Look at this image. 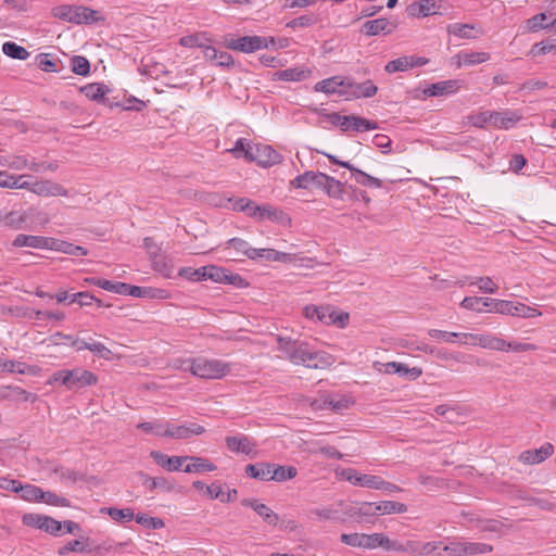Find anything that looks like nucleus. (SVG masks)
Returning a JSON list of instances; mask_svg holds the SVG:
<instances>
[{
    "label": "nucleus",
    "mask_w": 556,
    "mask_h": 556,
    "mask_svg": "<svg viewBox=\"0 0 556 556\" xmlns=\"http://www.w3.org/2000/svg\"><path fill=\"white\" fill-rule=\"evenodd\" d=\"M276 341L278 351L294 365H302L311 369H326L334 363L331 354L314 350L306 341L281 336H278Z\"/></svg>",
    "instance_id": "obj_1"
},
{
    "label": "nucleus",
    "mask_w": 556,
    "mask_h": 556,
    "mask_svg": "<svg viewBox=\"0 0 556 556\" xmlns=\"http://www.w3.org/2000/svg\"><path fill=\"white\" fill-rule=\"evenodd\" d=\"M102 513L108 514L114 521L117 522H129L135 518L134 510L131 508H116L106 507L101 509Z\"/></svg>",
    "instance_id": "obj_41"
},
{
    "label": "nucleus",
    "mask_w": 556,
    "mask_h": 556,
    "mask_svg": "<svg viewBox=\"0 0 556 556\" xmlns=\"http://www.w3.org/2000/svg\"><path fill=\"white\" fill-rule=\"evenodd\" d=\"M437 9L434 0H419L407 5L406 12L412 17H426L435 14Z\"/></svg>",
    "instance_id": "obj_22"
},
{
    "label": "nucleus",
    "mask_w": 556,
    "mask_h": 556,
    "mask_svg": "<svg viewBox=\"0 0 556 556\" xmlns=\"http://www.w3.org/2000/svg\"><path fill=\"white\" fill-rule=\"evenodd\" d=\"M2 51L5 55L15 60H26L29 56V52L24 47L18 46L13 41L4 42Z\"/></svg>",
    "instance_id": "obj_43"
},
{
    "label": "nucleus",
    "mask_w": 556,
    "mask_h": 556,
    "mask_svg": "<svg viewBox=\"0 0 556 556\" xmlns=\"http://www.w3.org/2000/svg\"><path fill=\"white\" fill-rule=\"evenodd\" d=\"M227 447L237 453L250 454L252 452V444L247 437H227L226 438Z\"/></svg>",
    "instance_id": "obj_37"
},
{
    "label": "nucleus",
    "mask_w": 556,
    "mask_h": 556,
    "mask_svg": "<svg viewBox=\"0 0 556 556\" xmlns=\"http://www.w3.org/2000/svg\"><path fill=\"white\" fill-rule=\"evenodd\" d=\"M459 83L458 80L451 79L444 81H438L435 84L430 85L424 90V94L427 97H440L445 94H451L458 90Z\"/></svg>",
    "instance_id": "obj_23"
},
{
    "label": "nucleus",
    "mask_w": 556,
    "mask_h": 556,
    "mask_svg": "<svg viewBox=\"0 0 556 556\" xmlns=\"http://www.w3.org/2000/svg\"><path fill=\"white\" fill-rule=\"evenodd\" d=\"M492 126L500 129H509L521 119V114L514 110H504L502 112L492 111Z\"/></svg>",
    "instance_id": "obj_15"
},
{
    "label": "nucleus",
    "mask_w": 556,
    "mask_h": 556,
    "mask_svg": "<svg viewBox=\"0 0 556 556\" xmlns=\"http://www.w3.org/2000/svg\"><path fill=\"white\" fill-rule=\"evenodd\" d=\"M464 555L485 554L493 551V546L485 543L463 542Z\"/></svg>",
    "instance_id": "obj_52"
},
{
    "label": "nucleus",
    "mask_w": 556,
    "mask_h": 556,
    "mask_svg": "<svg viewBox=\"0 0 556 556\" xmlns=\"http://www.w3.org/2000/svg\"><path fill=\"white\" fill-rule=\"evenodd\" d=\"M67 549L75 553H92L99 551L100 546H93L89 538H81L80 540H72L67 543Z\"/></svg>",
    "instance_id": "obj_44"
},
{
    "label": "nucleus",
    "mask_w": 556,
    "mask_h": 556,
    "mask_svg": "<svg viewBox=\"0 0 556 556\" xmlns=\"http://www.w3.org/2000/svg\"><path fill=\"white\" fill-rule=\"evenodd\" d=\"M395 25L389 22L387 18H376L367 21L363 24L362 31L366 36H378V35H389L393 31Z\"/></svg>",
    "instance_id": "obj_19"
},
{
    "label": "nucleus",
    "mask_w": 556,
    "mask_h": 556,
    "mask_svg": "<svg viewBox=\"0 0 556 556\" xmlns=\"http://www.w3.org/2000/svg\"><path fill=\"white\" fill-rule=\"evenodd\" d=\"M210 279L218 283H227L237 287L244 286L243 278L238 274H232L224 269L223 267L215 265H207L206 280Z\"/></svg>",
    "instance_id": "obj_11"
},
{
    "label": "nucleus",
    "mask_w": 556,
    "mask_h": 556,
    "mask_svg": "<svg viewBox=\"0 0 556 556\" xmlns=\"http://www.w3.org/2000/svg\"><path fill=\"white\" fill-rule=\"evenodd\" d=\"M442 542H419L418 556H444L441 552Z\"/></svg>",
    "instance_id": "obj_55"
},
{
    "label": "nucleus",
    "mask_w": 556,
    "mask_h": 556,
    "mask_svg": "<svg viewBox=\"0 0 556 556\" xmlns=\"http://www.w3.org/2000/svg\"><path fill=\"white\" fill-rule=\"evenodd\" d=\"M86 282L98 286L106 291L122 294L125 291L124 282H113L106 279L100 278H86Z\"/></svg>",
    "instance_id": "obj_42"
},
{
    "label": "nucleus",
    "mask_w": 556,
    "mask_h": 556,
    "mask_svg": "<svg viewBox=\"0 0 556 556\" xmlns=\"http://www.w3.org/2000/svg\"><path fill=\"white\" fill-rule=\"evenodd\" d=\"M97 382L98 378L92 371L81 367L70 370V390L94 386Z\"/></svg>",
    "instance_id": "obj_12"
},
{
    "label": "nucleus",
    "mask_w": 556,
    "mask_h": 556,
    "mask_svg": "<svg viewBox=\"0 0 556 556\" xmlns=\"http://www.w3.org/2000/svg\"><path fill=\"white\" fill-rule=\"evenodd\" d=\"M273 464L271 463H256L245 466V473L262 481H270Z\"/></svg>",
    "instance_id": "obj_27"
},
{
    "label": "nucleus",
    "mask_w": 556,
    "mask_h": 556,
    "mask_svg": "<svg viewBox=\"0 0 556 556\" xmlns=\"http://www.w3.org/2000/svg\"><path fill=\"white\" fill-rule=\"evenodd\" d=\"M78 9H81V5L62 4L53 8L51 14L55 18L79 25L81 12Z\"/></svg>",
    "instance_id": "obj_20"
},
{
    "label": "nucleus",
    "mask_w": 556,
    "mask_h": 556,
    "mask_svg": "<svg viewBox=\"0 0 556 556\" xmlns=\"http://www.w3.org/2000/svg\"><path fill=\"white\" fill-rule=\"evenodd\" d=\"M258 219H261V220L269 219V220L278 222L281 224L290 223V218L283 211L277 208V207H274L271 205H268V204L261 205Z\"/></svg>",
    "instance_id": "obj_32"
},
{
    "label": "nucleus",
    "mask_w": 556,
    "mask_h": 556,
    "mask_svg": "<svg viewBox=\"0 0 556 556\" xmlns=\"http://www.w3.org/2000/svg\"><path fill=\"white\" fill-rule=\"evenodd\" d=\"M324 181H327V175L320 172H305L302 175L296 176L291 185L294 188L308 189L311 186H316L317 188H321Z\"/></svg>",
    "instance_id": "obj_18"
},
{
    "label": "nucleus",
    "mask_w": 556,
    "mask_h": 556,
    "mask_svg": "<svg viewBox=\"0 0 556 556\" xmlns=\"http://www.w3.org/2000/svg\"><path fill=\"white\" fill-rule=\"evenodd\" d=\"M204 432H205L204 427H202L198 424H194V422H190L187 425H180V426H176V425L166 422L164 435L168 437V438H174V439H188L192 435H200Z\"/></svg>",
    "instance_id": "obj_9"
},
{
    "label": "nucleus",
    "mask_w": 556,
    "mask_h": 556,
    "mask_svg": "<svg viewBox=\"0 0 556 556\" xmlns=\"http://www.w3.org/2000/svg\"><path fill=\"white\" fill-rule=\"evenodd\" d=\"M186 370H189L193 376L203 379H219L226 376L230 366L218 359L194 358L185 363Z\"/></svg>",
    "instance_id": "obj_2"
},
{
    "label": "nucleus",
    "mask_w": 556,
    "mask_h": 556,
    "mask_svg": "<svg viewBox=\"0 0 556 556\" xmlns=\"http://www.w3.org/2000/svg\"><path fill=\"white\" fill-rule=\"evenodd\" d=\"M340 540L343 544L349 546L374 549L380 547V544L382 543L381 540H383V533H343L341 534Z\"/></svg>",
    "instance_id": "obj_6"
},
{
    "label": "nucleus",
    "mask_w": 556,
    "mask_h": 556,
    "mask_svg": "<svg viewBox=\"0 0 556 556\" xmlns=\"http://www.w3.org/2000/svg\"><path fill=\"white\" fill-rule=\"evenodd\" d=\"M28 190L40 197H66L68 194L62 185L51 180L30 181Z\"/></svg>",
    "instance_id": "obj_10"
},
{
    "label": "nucleus",
    "mask_w": 556,
    "mask_h": 556,
    "mask_svg": "<svg viewBox=\"0 0 556 556\" xmlns=\"http://www.w3.org/2000/svg\"><path fill=\"white\" fill-rule=\"evenodd\" d=\"M13 245L17 248L29 247L34 249L51 250L53 238L20 233L15 237Z\"/></svg>",
    "instance_id": "obj_13"
},
{
    "label": "nucleus",
    "mask_w": 556,
    "mask_h": 556,
    "mask_svg": "<svg viewBox=\"0 0 556 556\" xmlns=\"http://www.w3.org/2000/svg\"><path fill=\"white\" fill-rule=\"evenodd\" d=\"M78 10L81 12L80 24H93L104 21V17L97 10L84 5Z\"/></svg>",
    "instance_id": "obj_58"
},
{
    "label": "nucleus",
    "mask_w": 556,
    "mask_h": 556,
    "mask_svg": "<svg viewBox=\"0 0 556 556\" xmlns=\"http://www.w3.org/2000/svg\"><path fill=\"white\" fill-rule=\"evenodd\" d=\"M378 124L375 121L367 119L362 116L352 115L351 129L355 131H367L377 129Z\"/></svg>",
    "instance_id": "obj_51"
},
{
    "label": "nucleus",
    "mask_w": 556,
    "mask_h": 556,
    "mask_svg": "<svg viewBox=\"0 0 556 556\" xmlns=\"http://www.w3.org/2000/svg\"><path fill=\"white\" fill-rule=\"evenodd\" d=\"M447 31L450 35L464 39L477 38V34H482L480 29H477L476 25L462 23H454L448 25Z\"/></svg>",
    "instance_id": "obj_28"
},
{
    "label": "nucleus",
    "mask_w": 556,
    "mask_h": 556,
    "mask_svg": "<svg viewBox=\"0 0 556 556\" xmlns=\"http://www.w3.org/2000/svg\"><path fill=\"white\" fill-rule=\"evenodd\" d=\"M464 344L479 345L494 351H506V341L489 333H463Z\"/></svg>",
    "instance_id": "obj_8"
},
{
    "label": "nucleus",
    "mask_w": 556,
    "mask_h": 556,
    "mask_svg": "<svg viewBox=\"0 0 556 556\" xmlns=\"http://www.w3.org/2000/svg\"><path fill=\"white\" fill-rule=\"evenodd\" d=\"M245 160L249 162H256L263 167H269L271 165L281 162L282 156L267 144H254L253 148L245 151Z\"/></svg>",
    "instance_id": "obj_4"
},
{
    "label": "nucleus",
    "mask_w": 556,
    "mask_h": 556,
    "mask_svg": "<svg viewBox=\"0 0 556 556\" xmlns=\"http://www.w3.org/2000/svg\"><path fill=\"white\" fill-rule=\"evenodd\" d=\"M441 552L444 556H464L463 542H451L444 546L441 545Z\"/></svg>",
    "instance_id": "obj_64"
},
{
    "label": "nucleus",
    "mask_w": 556,
    "mask_h": 556,
    "mask_svg": "<svg viewBox=\"0 0 556 556\" xmlns=\"http://www.w3.org/2000/svg\"><path fill=\"white\" fill-rule=\"evenodd\" d=\"M136 522L144 526L148 529H161L164 527V521L161 518L149 517L146 514H138L135 516Z\"/></svg>",
    "instance_id": "obj_59"
},
{
    "label": "nucleus",
    "mask_w": 556,
    "mask_h": 556,
    "mask_svg": "<svg viewBox=\"0 0 556 556\" xmlns=\"http://www.w3.org/2000/svg\"><path fill=\"white\" fill-rule=\"evenodd\" d=\"M345 479L353 485L365 486L375 489L378 483V476L374 475H359L355 469H348L344 471Z\"/></svg>",
    "instance_id": "obj_25"
},
{
    "label": "nucleus",
    "mask_w": 556,
    "mask_h": 556,
    "mask_svg": "<svg viewBox=\"0 0 556 556\" xmlns=\"http://www.w3.org/2000/svg\"><path fill=\"white\" fill-rule=\"evenodd\" d=\"M26 219L27 216L25 214L16 211L5 213L4 215L0 212V220L8 227L22 228Z\"/></svg>",
    "instance_id": "obj_45"
},
{
    "label": "nucleus",
    "mask_w": 556,
    "mask_h": 556,
    "mask_svg": "<svg viewBox=\"0 0 556 556\" xmlns=\"http://www.w3.org/2000/svg\"><path fill=\"white\" fill-rule=\"evenodd\" d=\"M227 248L235 249L239 254L247 256L250 260H257L256 249L251 248L249 243L240 238L229 239L227 242Z\"/></svg>",
    "instance_id": "obj_36"
},
{
    "label": "nucleus",
    "mask_w": 556,
    "mask_h": 556,
    "mask_svg": "<svg viewBox=\"0 0 556 556\" xmlns=\"http://www.w3.org/2000/svg\"><path fill=\"white\" fill-rule=\"evenodd\" d=\"M125 291L122 293L123 295H131L135 298H150L153 296V290L151 288L131 286L129 283L124 282Z\"/></svg>",
    "instance_id": "obj_60"
},
{
    "label": "nucleus",
    "mask_w": 556,
    "mask_h": 556,
    "mask_svg": "<svg viewBox=\"0 0 556 556\" xmlns=\"http://www.w3.org/2000/svg\"><path fill=\"white\" fill-rule=\"evenodd\" d=\"M490 115H492V111H484L468 116V121L470 125L478 128H483L486 124H492V117H490Z\"/></svg>",
    "instance_id": "obj_62"
},
{
    "label": "nucleus",
    "mask_w": 556,
    "mask_h": 556,
    "mask_svg": "<svg viewBox=\"0 0 556 556\" xmlns=\"http://www.w3.org/2000/svg\"><path fill=\"white\" fill-rule=\"evenodd\" d=\"M298 469L293 466H282L273 464L270 480L277 482H283L295 478Z\"/></svg>",
    "instance_id": "obj_34"
},
{
    "label": "nucleus",
    "mask_w": 556,
    "mask_h": 556,
    "mask_svg": "<svg viewBox=\"0 0 556 556\" xmlns=\"http://www.w3.org/2000/svg\"><path fill=\"white\" fill-rule=\"evenodd\" d=\"M207 266L200 268L182 267L179 269V276L187 278L191 281L206 280Z\"/></svg>",
    "instance_id": "obj_48"
},
{
    "label": "nucleus",
    "mask_w": 556,
    "mask_h": 556,
    "mask_svg": "<svg viewBox=\"0 0 556 556\" xmlns=\"http://www.w3.org/2000/svg\"><path fill=\"white\" fill-rule=\"evenodd\" d=\"M309 75L308 71L294 68H287L275 73V77L282 81H301L307 78Z\"/></svg>",
    "instance_id": "obj_38"
},
{
    "label": "nucleus",
    "mask_w": 556,
    "mask_h": 556,
    "mask_svg": "<svg viewBox=\"0 0 556 556\" xmlns=\"http://www.w3.org/2000/svg\"><path fill=\"white\" fill-rule=\"evenodd\" d=\"M142 484L150 491L154 492L156 490L163 492H170L174 489V485L170 481H168L164 477H154L151 478L148 475L140 472L139 473Z\"/></svg>",
    "instance_id": "obj_26"
},
{
    "label": "nucleus",
    "mask_w": 556,
    "mask_h": 556,
    "mask_svg": "<svg viewBox=\"0 0 556 556\" xmlns=\"http://www.w3.org/2000/svg\"><path fill=\"white\" fill-rule=\"evenodd\" d=\"M205 59L223 67H230L233 65L232 56L225 51H218L213 47H206L204 50Z\"/></svg>",
    "instance_id": "obj_30"
},
{
    "label": "nucleus",
    "mask_w": 556,
    "mask_h": 556,
    "mask_svg": "<svg viewBox=\"0 0 556 556\" xmlns=\"http://www.w3.org/2000/svg\"><path fill=\"white\" fill-rule=\"evenodd\" d=\"M51 250L59 251L68 255H87L88 251L86 248L80 245H75L71 242L63 241L60 239L53 238V245H51Z\"/></svg>",
    "instance_id": "obj_35"
},
{
    "label": "nucleus",
    "mask_w": 556,
    "mask_h": 556,
    "mask_svg": "<svg viewBox=\"0 0 556 556\" xmlns=\"http://www.w3.org/2000/svg\"><path fill=\"white\" fill-rule=\"evenodd\" d=\"M241 505L252 508L268 525L276 526L279 521V516L267 505L260 503L256 498H243L241 501Z\"/></svg>",
    "instance_id": "obj_16"
},
{
    "label": "nucleus",
    "mask_w": 556,
    "mask_h": 556,
    "mask_svg": "<svg viewBox=\"0 0 556 556\" xmlns=\"http://www.w3.org/2000/svg\"><path fill=\"white\" fill-rule=\"evenodd\" d=\"M309 516L312 518H315L317 520H320V521H325V520H334L337 519V511L331 509V508H312L309 509L308 511Z\"/></svg>",
    "instance_id": "obj_61"
},
{
    "label": "nucleus",
    "mask_w": 556,
    "mask_h": 556,
    "mask_svg": "<svg viewBox=\"0 0 556 556\" xmlns=\"http://www.w3.org/2000/svg\"><path fill=\"white\" fill-rule=\"evenodd\" d=\"M40 502H45L46 504L52 505V506H62V507L71 506V502L66 497H62L53 492L43 491V490H42V496L40 497Z\"/></svg>",
    "instance_id": "obj_56"
},
{
    "label": "nucleus",
    "mask_w": 556,
    "mask_h": 556,
    "mask_svg": "<svg viewBox=\"0 0 556 556\" xmlns=\"http://www.w3.org/2000/svg\"><path fill=\"white\" fill-rule=\"evenodd\" d=\"M553 452L554 446L551 443H545L540 448L522 452L519 455V460L528 465L540 464L548 458Z\"/></svg>",
    "instance_id": "obj_17"
},
{
    "label": "nucleus",
    "mask_w": 556,
    "mask_h": 556,
    "mask_svg": "<svg viewBox=\"0 0 556 556\" xmlns=\"http://www.w3.org/2000/svg\"><path fill=\"white\" fill-rule=\"evenodd\" d=\"M72 71L80 76H87L90 73V62L87 58L75 55L71 59Z\"/></svg>",
    "instance_id": "obj_50"
},
{
    "label": "nucleus",
    "mask_w": 556,
    "mask_h": 556,
    "mask_svg": "<svg viewBox=\"0 0 556 556\" xmlns=\"http://www.w3.org/2000/svg\"><path fill=\"white\" fill-rule=\"evenodd\" d=\"M188 460L190 462L182 470L185 472H204V471H214L216 466L206 458L197 457V456H188Z\"/></svg>",
    "instance_id": "obj_31"
},
{
    "label": "nucleus",
    "mask_w": 556,
    "mask_h": 556,
    "mask_svg": "<svg viewBox=\"0 0 556 556\" xmlns=\"http://www.w3.org/2000/svg\"><path fill=\"white\" fill-rule=\"evenodd\" d=\"M395 374L401 377L406 378L407 380H416L422 375V370L419 367L409 368L407 365L403 363H397L395 367Z\"/></svg>",
    "instance_id": "obj_54"
},
{
    "label": "nucleus",
    "mask_w": 556,
    "mask_h": 556,
    "mask_svg": "<svg viewBox=\"0 0 556 556\" xmlns=\"http://www.w3.org/2000/svg\"><path fill=\"white\" fill-rule=\"evenodd\" d=\"M408 56H401L387 63L384 71L387 73L405 72L412 68Z\"/></svg>",
    "instance_id": "obj_53"
},
{
    "label": "nucleus",
    "mask_w": 556,
    "mask_h": 556,
    "mask_svg": "<svg viewBox=\"0 0 556 556\" xmlns=\"http://www.w3.org/2000/svg\"><path fill=\"white\" fill-rule=\"evenodd\" d=\"M211 41L206 33H198L194 35H189L180 38V45L184 47L192 48L199 47L205 50L206 47H210L207 43Z\"/></svg>",
    "instance_id": "obj_40"
},
{
    "label": "nucleus",
    "mask_w": 556,
    "mask_h": 556,
    "mask_svg": "<svg viewBox=\"0 0 556 556\" xmlns=\"http://www.w3.org/2000/svg\"><path fill=\"white\" fill-rule=\"evenodd\" d=\"M24 175L14 176L7 172H0V188L29 189L30 181L24 180Z\"/></svg>",
    "instance_id": "obj_29"
},
{
    "label": "nucleus",
    "mask_w": 556,
    "mask_h": 556,
    "mask_svg": "<svg viewBox=\"0 0 556 556\" xmlns=\"http://www.w3.org/2000/svg\"><path fill=\"white\" fill-rule=\"evenodd\" d=\"M555 47H556V40L542 41V42L535 43L532 47L530 53L533 56L543 55V54L551 52Z\"/></svg>",
    "instance_id": "obj_63"
},
{
    "label": "nucleus",
    "mask_w": 556,
    "mask_h": 556,
    "mask_svg": "<svg viewBox=\"0 0 556 556\" xmlns=\"http://www.w3.org/2000/svg\"><path fill=\"white\" fill-rule=\"evenodd\" d=\"M20 492L21 497L27 502H40L42 496V489L34 484H21Z\"/></svg>",
    "instance_id": "obj_49"
},
{
    "label": "nucleus",
    "mask_w": 556,
    "mask_h": 556,
    "mask_svg": "<svg viewBox=\"0 0 556 556\" xmlns=\"http://www.w3.org/2000/svg\"><path fill=\"white\" fill-rule=\"evenodd\" d=\"M325 117L334 126H340L343 131L351 129L352 115H340L339 113H327Z\"/></svg>",
    "instance_id": "obj_57"
},
{
    "label": "nucleus",
    "mask_w": 556,
    "mask_h": 556,
    "mask_svg": "<svg viewBox=\"0 0 556 556\" xmlns=\"http://www.w3.org/2000/svg\"><path fill=\"white\" fill-rule=\"evenodd\" d=\"M339 87H346V79H342L339 76H333L331 78L318 81L315 86V90L328 94L336 92L341 93L342 91L339 90Z\"/></svg>",
    "instance_id": "obj_33"
},
{
    "label": "nucleus",
    "mask_w": 556,
    "mask_h": 556,
    "mask_svg": "<svg viewBox=\"0 0 556 556\" xmlns=\"http://www.w3.org/2000/svg\"><path fill=\"white\" fill-rule=\"evenodd\" d=\"M493 312L523 318H533L541 315V312L534 307L528 306L523 303L511 302L507 300H494Z\"/></svg>",
    "instance_id": "obj_3"
},
{
    "label": "nucleus",
    "mask_w": 556,
    "mask_h": 556,
    "mask_svg": "<svg viewBox=\"0 0 556 556\" xmlns=\"http://www.w3.org/2000/svg\"><path fill=\"white\" fill-rule=\"evenodd\" d=\"M346 88L350 89V93L356 98H370L374 97L378 88L372 84L371 80H366L364 83H353L351 79L346 78Z\"/></svg>",
    "instance_id": "obj_24"
},
{
    "label": "nucleus",
    "mask_w": 556,
    "mask_h": 556,
    "mask_svg": "<svg viewBox=\"0 0 556 556\" xmlns=\"http://www.w3.org/2000/svg\"><path fill=\"white\" fill-rule=\"evenodd\" d=\"M323 154L326 155L332 164H336V165H339V166H342V167L349 169L351 172V176L355 178V181L357 184L365 186V187H371V188H381L382 187V181L380 179L372 177V176L366 174L365 172L356 168L350 162L341 161L332 154H328V153H323Z\"/></svg>",
    "instance_id": "obj_7"
},
{
    "label": "nucleus",
    "mask_w": 556,
    "mask_h": 556,
    "mask_svg": "<svg viewBox=\"0 0 556 556\" xmlns=\"http://www.w3.org/2000/svg\"><path fill=\"white\" fill-rule=\"evenodd\" d=\"M151 457L159 466L169 471L180 470L182 464L188 460V456H167L157 451L151 452Z\"/></svg>",
    "instance_id": "obj_21"
},
{
    "label": "nucleus",
    "mask_w": 556,
    "mask_h": 556,
    "mask_svg": "<svg viewBox=\"0 0 556 556\" xmlns=\"http://www.w3.org/2000/svg\"><path fill=\"white\" fill-rule=\"evenodd\" d=\"M344 184L327 175V181H324L323 190L331 198L342 199Z\"/></svg>",
    "instance_id": "obj_46"
},
{
    "label": "nucleus",
    "mask_w": 556,
    "mask_h": 556,
    "mask_svg": "<svg viewBox=\"0 0 556 556\" xmlns=\"http://www.w3.org/2000/svg\"><path fill=\"white\" fill-rule=\"evenodd\" d=\"M407 510V506L403 503L384 501L377 505L378 515L402 514Z\"/></svg>",
    "instance_id": "obj_47"
},
{
    "label": "nucleus",
    "mask_w": 556,
    "mask_h": 556,
    "mask_svg": "<svg viewBox=\"0 0 556 556\" xmlns=\"http://www.w3.org/2000/svg\"><path fill=\"white\" fill-rule=\"evenodd\" d=\"M275 39L264 38L260 36H243L237 39L227 40L226 47L231 50L241 51L244 53H251L262 48H268L269 45H274Z\"/></svg>",
    "instance_id": "obj_5"
},
{
    "label": "nucleus",
    "mask_w": 556,
    "mask_h": 556,
    "mask_svg": "<svg viewBox=\"0 0 556 556\" xmlns=\"http://www.w3.org/2000/svg\"><path fill=\"white\" fill-rule=\"evenodd\" d=\"M457 58L458 66H462L483 63L490 59V55L486 52H460Z\"/></svg>",
    "instance_id": "obj_39"
},
{
    "label": "nucleus",
    "mask_w": 556,
    "mask_h": 556,
    "mask_svg": "<svg viewBox=\"0 0 556 556\" xmlns=\"http://www.w3.org/2000/svg\"><path fill=\"white\" fill-rule=\"evenodd\" d=\"M80 91L92 101L108 104L111 108L118 105V103L110 102L109 99L105 98V94L110 92V88L103 83L88 84L81 87Z\"/></svg>",
    "instance_id": "obj_14"
}]
</instances>
